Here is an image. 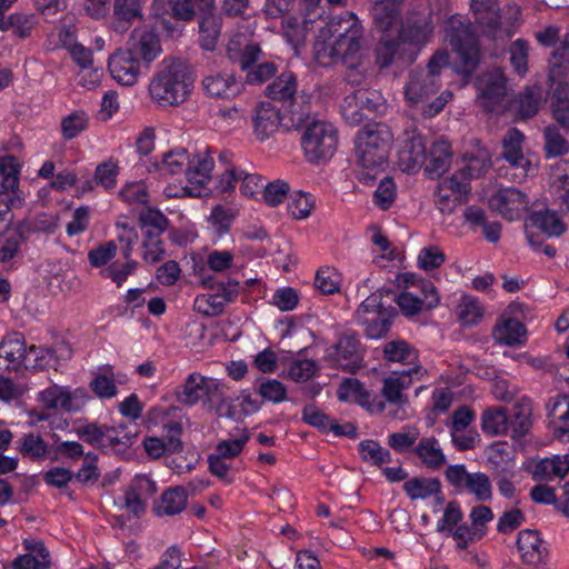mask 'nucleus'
Returning <instances> with one entry per match:
<instances>
[{
    "label": "nucleus",
    "mask_w": 569,
    "mask_h": 569,
    "mask_svg": "<svg viewBox=\"0 0 569 569\" xmlns=\"http://www.w3.org/2000/svg\"><path fill=\"white\" fill-rule=\"evenodd\" d=\"M315 59L318 64L329 67L341 62L349 70L347 80L360 82L362 74L353 71L363 59V27L359 18L351 11L331 20L327 30H321L313 44Z\"/></svg>",
    "instance_id": "obj_1"
},
{
    "label": "nucleus",
    "mask_w": 569,
    "mask_h": 569,
    "mask_svg": "<svg viewBox=\"0 0 569 569\" xmlns=\"http://www.w3.org/2000/svg\"><path fill=\"white\" fill-rule=\"evenodd\" d=\"M161 52L158 36L153 31L134 30L127 48L118 49L108 60V69L111 77L122 86L137 83L142 68L149 64Z\"/></svg>",
    "instance_id": "obj_2"
},
{
    "label": "nucleus",
    "mask_w": 569,
    "mask_h": 569,
    "mask_svg": "<svg viewBox=\"0 0 569 569\" xmlns=\"http://www.w3.org/2000/svg\"><path fill=\"white\" fill-rule=\"evenodd\" d=\"M393 143V133L385 122L367 123L355 137V152L360 169L359 181L371 184L383 170Z\"/></svg>",
    "instance_id": "obj_3"
},
{
    "label": "nucleus",
    "mask_w": 569,
    "mask_h": 569,
    "mask_svg": "<svg viewBox=\"0 0 569 569\" xmlns=\"http://www.w3.org/2000/svg\"><path fill=\"white\" fill-rule=\"evenodd\" d=\"M192 81L187 67L180 61L161 64L149 84L151 99L161 107H176L184 102Z\"/></svg>",
    "instance_id": "obj_4"
},
{
    "label": "nucleus",
    "mask_w": 569,
    "mask_h": 569,
    "mask_svg": "<svg viewBox=\"0 0 569 569\" xmlns=\"http://www.w3.org/2000/svg\"><path fill=\"white\" fill-rule=\"evenodd\" d=\"M338 144V131L326 121L308 123L301 136V148L308 162L320 164L330 160Z\"/></svg>",
    "instance_id": "obj_5"
},
{
    "label": "nucleus",
    "mask_w": 569,
    "mask_h": 569,
    "mask_svg": "<svg viewBox=\"0 0 569 569\" xmlns=\"http://www.w3.org/2000/svg\"><path fill=\"white\" fill-rule=\"evenodd\" d=\"M228 57L244 72V82L260 86L278 73V64L268 60L258 44L250 43L241 49L228 46Z\"/></svg>",
    "instance_id": "obj_6"
},
{
    "label": "nucleus",
    "mask_w": 569,
    "mask_h": 569,
    "mask_svg": "<svg viewBox=\"0 0 569 569\" xmlns=\"http://www.w3.org/2000/svg\"><path fill=\"white\" fill-rule=\"evenodd\" d=\"M379 292L367 297L356 311L358 322L363 327L365 335L369 339H380L389 332L392 320L397 315L392 306H383Z\"/></svg>",
    "instance_id": "obj_7"
},
{
    "label": "nucleus",
    "mask_w": 569,
    "mask_h": 569,
    "mask_svg": "<svg viewBox=\"0 0 569 569\" xmlns=\"http://www.w3.org/2000/svg\"><path fill=\"white\" fill-rule=\"evenodd\" d=\"M448 63L446 52L435 53L427 66V71L411 72L410 80L405 88V94L412 104L425 102L440 89L439 74L441 68Z\"/></svg>",
    "instance_id": "obj_8"
},
{
    "label": "nucleus",
    "mask_w": 569,
    "mask_h": 569,
    "mask_svg": "<svg viewBox=\"0 0 569 569\" xmlns=\"http://www.w3.org/2000/svg\"><path fill=\"white\" fill-rule=\"evenodd\" d=\"M77 435L87 443L101 449L123 451L132 445L136 435L126 431L123 425L109 427L96 422L77 428Z\"/></svg>",
    "instance_id": "obj_9"
},
{
    "label": "nucleus",
    "mask_w": 569,
    "mask_h": 569,
    "mask_svg": "<svg viewBox=\"0 0 569 569\" xmlns=\"http://www.w3.org/2000/svg\"><path fill=\"white\" fill-rule=\"evenodd\" d=\"M415 287L418 291H402L396 298V302L406 317H413L422 310H430L439 305V296L435 284L430 280L416 279L410 274L406 282Z\"/></svg>",
    "instance_id": "obj_10"
},
{
    "label": "nucleus",
    "mask_w": 569,
    "mask_h": 569,
    "mask_svg": "<svg viewBox=\"0 0 569 569\" xmlns=\"http://www.w3.org/2000/svg\"><path fill=\"white\" fill-rule=\"evenodd\" d=\"M448 41L457 54L460 72L470 74L479 62V49L475 34L469 27L460 24L448 32Z\"/></svg>",
    "instance_id": "obj_11"
},
{
    "label": "nucleus",
    "mask_w": 569,
    "mask_h": 569,
    "mask_svg": "<svg viewBox=\"0 0 569 569\" xmlns=\"http://www.w3.org/2000/svg\"><path fill=\"white\" fill-rule=\"evenodd\" d=\"M162 437H146L143 448L147 455L152 459L162 456L172 455L182 450V423L169 419L162 425Z\"/></svg>",
    "instance_id": "obj_12"
},
{
    "label": "nucleus",
    "mask_w": 569,
    "mask_h": 569,
    "mask_svg": "<svg viewBox=\"0 0 569 569\" xmlns=\"http://www.w3.org/2000/svg\"><path fill=\"white\" fill-rule=\"evenodd\" d=\"M335 361L342 370L355 373L361 368L365 348L357 332L343 331L335 345Z\"/></svg>",
    "instance_id": "obj_13"
},
{
    "label": "nucleus",
    "mask_w": 569,
    "mask_h": 569,
    "mask_svg": "<svg viewBox=\"0 0 569 569\" xmlns=\"http://www.w3.org/2000/svg\"><path fill=\"white\" fill-rule=\"evenodd\" d=\"M427 162L425 138L416 129L407 130L398 152L399 168L408 173L417 172Z\"/></svg>",
    "instance_id": "obj_14"
},
{
    "label": "nucleus",
    "mask_w": 569,
    "mask_h": 569,
    "mask_svg": "<svg viewBox=\"0 0 569 569\" xmlns=\"http://www.w3.org/2000/svg\"><path fill=\"white\" fill-rule=\"evenodd\" d=\"M529 227L540 230L547 237H560L566 230L567 226L562 221L557 211L551 209L537 210L531 212L527 220V239L529 244L535 249L541 246V242L535 239V236L528 230Z\"/></svg>",
    "instance_id": "obj_15"
},
{
    "label": "nucleus",
    "mask_w": 569,
    "mask_h": 569,
    "mask_svg": "<svg viewBox=\"0 0 569 569\" xmlns=\"http://www.w3.org/2000/svg\"><path fill=\"white\" fill-rule=\"evenodd\" d=\"M490 206L509 221L517 220L529 207L528 196L517 188H502L491 196Z\"/></svg>",
    "instance_id": "obj_16"
},
{
    "label": "nucleus",
    "mask_w": 569,
    "mask_h": 569,
    "mask_svg": "<svg viewBox=\"0 0 569 569\" xmlns=\"http://www.w3.org/2000/svg\"><path fill=\"white\" fill-rule=\"evenodd\" d=\"M517 548L523 562L530 566L547 565L549 556L546 542L540 538L538 531L525 529L519 531Z\"/></svg>",
    "instance_id": "obj_17"
},
{
    "label": "nucleus",
    "mask_w": 569,
    "mask_h": 569,
    "mask_svg": "<svg viewBox=\"0 0 569 569\" xmlns=\"http://www.w3.org/2000/svg\"><path fill=\"white\" fill-rule=\"evenodd\" d=\"M476 87L479 98L488 108H492L503 100L507 92V79L500 69H493L479 76Z\"/></svg>",
    "instance_id": "obj_18"
},
{
    "label": "nucleus",
    "mask_w": 569,
    "mask_h": 569,
    "mask_svg": "<svg viewBox=\"0 0 569 569\" xmlns=\"http://www.w3.org/2000/svg\"><path fill=\"white\" fill-rule=\"evenodd\" d=\"M383 359L387 362H398L407 368L402 371H410L417 378L421 376L422 367L418 365V351L406 340L396 339L388 341L382 347Z\"/></svg>",
    "instance_id": "obj_19"
},
{
    "label": "nucleus",
    "mask_w": 569,
    "mask_h": 569,
    "mask_svg": "<svg viewBox=\"0 0 569 569\" xmlns=\"http://www.w3.org/2000/svg\"><path fill=\"white\" fill-rule=\"evenodd\" d=\"M545 407L556 437L569 441V397L566 395L550 397Z\"/></svg>",
    "instance_id": "obj_20"
},
{
    "label": "nucleus",
    "mask_w": 569,
    "mask_h": 569,
    "mask_svg": "<svg viewBox=\"0 0 569 569\" xmlns=\"http://www.w3.org/2000/svg\"><path fill=\"white\" fill-rule=\"evenodd\" d=\"M523 133L517 129H509L502 139V158L513 168L521 170L525 177L530 168V161L522 152Z\"/></svg>",
    "instance_id": "obj_21"
},
{
    "label": "nucleus",
    "mask_w": 569,
    "mask_h": 569,
    "mask_svg": "<svg viewBox=\"0 0 569 569\" xmlns=\"http://www.w3.org/2000/svg\"><path fill=\"white\" fill-rule=\"evenodd\" d=\"M204 92L212 98L230 99L240 93L242 84L234 76L227 72H218L203 78Z\"/></svg>",
    "instance_id": "obj_22"
},
{
    "label": "nucleus",
    "mask_w": 569,
    "mask_h": 569,
    "mask_svg": "<svg viewBox=\"0 0 569 569\" xmlns=\"http://www.w3.org/2000/svg\"><path fill=\"white\" fill-rule=\"evenodd\" d=\"M281 123L279 109L269 101L259 102L253 117L254 133L259 140L268 139Z\"/></svg>",
    "instance_id": "obj_23"
},
{
    "label": "nucleus",
    "mask_w": 569,
    "mask_h": 569,
    "mask_svg": "<svg viewBox=\"0 0 569 569\" xmlns=\"http://www.w3.org/2000/svg\"><path fill=\"white\" fill-rule=\"evenodd\" d=\"M432 30L433 26L427 17L409 18L401 26L398 38L401 43L423 46Z\"/></svg>",
    "instance_id": "obj_24"
},
{
    "label": "nucleus",
    "mask_w": 569,
    "mask_h": 569,
    "mask_svg": "<svg viewBox=\"0 0 569 569\" xmlns=\"http://www.w3.org/2000/svg\"><path fill=\"white\" fill-rule=\"evenodd\" d=\"M451 158V146L448 141L438 140L433 142L427 156L425 172L432 179L440 177L449 169Z\"/></svg>",
    "instance_id": "obj_25"
},
{
    "label": "nucleus",
    "mask_w": 569,
    "mask_h": 569,
    "mask_svg": "<svg viewBox=\"0 0 569 569\" xmlns=\"http://www.w3.org/2000/svg\"><path fill=\"white\" fill-rule=\"evenodd\" d=\"M188 502L187 490L177 486L164 490L159 500L153 505V511L157 516H174L182 512Z\"/></svg>",
    "instance_id": "obj_26"
},
{
    "label": "nucleus",
    "mask_w": 569,
    "mask_h": 569,
    "mask_svg": "<svg viewBox=\"0 0 569 569\" xmlns=\"http://www.w3.org/2000/svg\"><path fill=\"white\" fill-rule=\"evenodd\" d=\"M403 0H375L371 13L375 26L382 32L389 31L400 19Z\"/></svg>",
    "instance_id": "obj_27"
},
{
    "label": "nucleus",
    "mask_w": 569,
    "mask_h": 569,
    "mask_svg": "<svg viewBox=\"0 0 569 569\" xmlns=\"http://www.w3.org/2000/svg\"><path fill=\"white\" fill-rule=\"evenodd\" d=\"M412 452L426 468L431 470H438L447 462L438 439L432 436L419 439Z\"/></svg>",
    "instance_id": "obj_28"
},
{
    "label": "nucleus",
    "mask_w": 569,
    "mask_h": 569,
    "mask_svg": "<svg viewBox=\"0 0 569 569\" xmlns=\"http://www.w3.org/2000/svg\"><path fill=\"white\" fill-rule=\"evenodd\" d=\"M139 227L143 241L162 240L161 236L169 226L168 218L158 209L147 208L139 213Z\"/></svg>",
    "instance_id": "obj_29"
},
{
    "label": "nucleus",
    "mask_w": 569,
    "mask_h": 569,
    "mask_svg": "<svg viewBox=\"0 0 569 569\" xmlns=\"http://www.w3.org/2000/svg\"><path fill=\"white\" fill-rule=\"evenodd\" d=\"M41 401L48 409H63L66 411H76L78 406L73 403L77 398L84 399L87 392L84 389H77L73 393L61 388H49L40 393Z\"/></svg>",
    "instance_id": "obj_30"
},
{
    "label": "nucleus",
    "mask_w": 569,
    "mask_h": 569,
    "mask_svg": "<svg viewBox=\"0 0 569 569\" xmlns=\"http://www.w3.org/2000/svg\"><path fill=\"white\" fill-rule=\"evenodd\" d=\"M503 451L505 448L502 445L493 446L488 461L495 466V470L498 473L497 486L500 495L510 499L516 492V487L510 480L513 476L512 466L506 461V466L501 470L498 469L499 465L505 461Z\"/></svg>",
    "instance_id": "obj_31"
},
{
    "label": "nucleus",
    "mask_w": 569,
    "mask_h": 569,
    "mask_svg": "<svg viewBox=\"0 0 569 569\" xmlns=\"http://www.w3.org/2000/svg\"><path fill=\"white\" fill-rule=\"evenodd\" d=\"M27 358L26 343L22 337L16 336L0 345V371L17 370Z\"/></svg>",
    "instance_id": "obj_32"
},
{
    "label": "nucleus",
    "mask_w": 569,
    "mask_h": 569,
    "mask_svg": "<svg viewBox=\"0 0 569 569\" xmlns=\"http://www.w3.org/2000/svg\"><path fill=\"white\" fill-rule=\"evenodd\" d=\"M526 332L522 322L513 318H508L495 326L492 337L500 345L515 347L525 342Z\"/></svg>",
    "instance_id": "obj_33"
},
{
    "label": "nucleus",
    "mask_w": 569,
    "mask_h": 569,
    "mask_svg": "<svg viewBox=\"0 0 569 569\" xmlns=\"http://www.w3.org/2000/svg\"><path fill=\"white\" fill-rule=\"evenodd\" d=\"M199 24V44L206 51H213L221 33L222 20L214 12L201 14Z\"/></svg>",
    "instance_id": "obj_34"
},
{
    "label": "nucleus",
    "mask_w": 569,
    "mask_h": 569,
    "mask_svg": "<svg viewBox=\"0 0 569 569\" xmlns=\"http://www.w3.org/2000/svg\"><path fill=\"white\" fill-rule=\"evenodd\" d=\"M569 471V456H553L545 458L537 462L532 470L535 480H552L555 478H565Z\"/></svg>",
    "instance_id": "obj_35"
},
{
    "label": "nucleus",
    "mask_w": 569,
    "mask_h": 569,
    "mask_svg": "<svg viewBox=\"0 0 569 569\" xmlns=\"http://www.w3.org/2000/svg\"><path fill=\"white\" fill-rule=\"evenodd\" d=\"M297 87L296 74L291 71H283L267 86L264 93L272 100L291 102L297 92Z\"/></svg>",
    "instance_id": "obj_36"
},
{
    "label": "nucleus",
    "mask_w": 569,
    "mask_h": 569,
    "mask_svg": "<svg viewBox=\"0 0 569 569\" xmlns=\"http://www.w3.org/2000/svg\"><path fill=\"white\" fill-rule=\"evenodd\" d=\"M214 167L213 159L208 154H197L186 169V177L189 183L197 187H204L211 180V171Z\"/></svg>",
    "instance_id": "obj_37"
},
{
    "label": "nucleus",
    "mask_w": 569,
    "mask_h": 569,
    "mask_svg": "<svg viewBox=\"0 0 569 569\" xmlns=\"http://www.w3.org/2000/svg\"><path fill=\"white\" fill-rule=\"evenodd\" d=\"M203 383V376L198 372L190 373L184 382L177 388V400L189 407L197 405L204 398Z\"/></svg>",
    "instance_id": "obj_38"
},
{
    "label": "nucleus",
    "mask_w": 569,
    "mask_h": 569,
    "mask_svg": "<svg viewBox=\"0 0 569 569\" xmlns=\"http://www.w3.org/2000/svg\"><path fill=\"white\" fill-rule=\"evenodd\" d=\"M415 375L410 371H400L397 376H391L385 379L382 395L390 402L395 405H402L407 401L402 391L408 389L413 380Z\"/></svg>",
    "instance_id": "obj_39"
},
{
    "label": "nucleus",
    "mask_w": 569,
    "mask_h": 569,
    "mask_svg": "<svg viewBox=\"0 0 569 569\" xmlns=\"http://www.w3.org/2000/svg\"><path fill=\"white\" fill-rule=\"evenodd\" d=\"M481 429L486 435H508L509 417L502 407L489 408L481 416Z\"/></svg>",
    "instance_id": "obj_40"
},
{
    "label": "nucleus",
    "mask_w": 569,
    "mask_h": 569,
    "mask_svg": "<svg viewBox=\"0 0 569 569\" xmlns=\"http://www.w3.org/2000/svg\"><path fill=\"white\" fill-rule=\"evenodd\" d=\"M551 109L555 120L569 130V84L558 82L551 94Z\"/></svg>",
    "instance_id": "obj_41"
},
{
    "label": "nucleus",
    "mask_w": 569,
    "mask_h": 569,
    "mask_svg": "<svg viewBox=\"0 0 569 569\" xmlns=\"http://www.w3.org/2000/svg\"><path fill=\"white\" fill-rule=\"evenodd\" d=\"M440 483L438 478L413 477L403 483L402 489L411 500H426L439 492Z\"/></svg>",
    "instance_id": "obj_42"
},
{
    "label": "nucleus",
    "mask_w": 569,
    "mask_h": 569,
    "mask_svg": "<svg viewBox=\"0 0 569 569\" xmlns=\"http://www.w3.org/2000/svg\"><path fill=\"white\" fill-rule=\"evenodd\" d=\"M471 9L477 21L491 31H496L501 23L497 0H471Z\"/></svg>",
    "instance_id": "obj_43"
},
{
    "label": "nucleus",
    "mask_w": 569,
    "mask_h": 569,
    "mask_svg": "<svg viewBox=\"0 0 569 569\" xmlns=\"http://www.w3.org/2000/svg\"><path fill=\"white\" fill-rule=\"evenodd\" d=\"M338 398L341 401L353 400L361 407H370V392L356 378H346L339 386Z\"/></svg>",
    "instance_id": "obj_44"
},
{
    "label": "nucleus",
    "mask_w": 569,
    "mask_h": 569,
    "mask_svg": "<svg viewBox=\"0 0 569 569\" xmlns=\"http://www.w3.org/2000/svg\"><path fill=\"white\" fill-rule=\"evenodd\" d=\"M189 163V153L183 148H177L163 153L161 162L156 163L157 169L161 174H178L184 173Z\"/></svg>",
    "instance_id": "obj_45"
},
{
    "label": "nucleus",
    "mask_w": 569,
    "mask_h": 569,
    "mask_svg": "<svg viewBox=\"0 0 569 569\" xmlns=\"http://www.w3.org/2000/svg\"><path fill=\"white\" fill-rule=\"evenodd\" d=\"M531 406L529 400L523 399L521 403L517 405L515 412L509 417V433L512 438H521L527 435L532 426Z\"/></svg>",
    "instance_id": "obj_46"
},
{
    "label": "nucleus",
    "mask_w": 569,
    "mask_h": 569,
    "mask_svg": "<svg viewBox=\"0 0 569 569\" xmlns=\"http://www.w3.org/2000/svg\"><path fill=\"white\" fill-rule=\"evenodd\" d=\"M543 101V90L540 86L525 88L518 96V111L523 118L533 117Z\"/></svg>",
    "instance_id": "obj_47"
},
{
    "label": "nucleus",
    "mask_w": 569,
    "mask_h": 569,
    "mask_svg": "<svg viewBox=\"0 0 569 569\" xmlns=\"http://www.w3.org/2000/svg\"><path fill=\"white\" fill-rule=\"evenodd\" d=\"M358 451L363 461L376 467H380L383 463H390L392 460L390 451L372 439L360 441L358 445Z\"/></svg>",
    "instance_id": "obj_48"
},
{
    "label": "nucleus",
    "mask_w": 569,
    "mask_h": 569,
    "mask_svg": "<svg viewBox=\"0 0 569 569\" xmlns=\"http://www.w3.org/2000/svg\"><path fill=\"white\" fill-rule=\"evenodd\" d=\"M92 392L101 400L114 398L118 388L111 367H106L102 372L96 373L89 383Z\"/></svg>",
    "instance_id": "obj_49"
},
{
    "label": "nucleus",
    "mask_w": 569,
    "mask_h": 569,
    "mask_svg": "<svg viewBox=\"0 0 569 569\" xmlns=\"http://www.w3.org/2000/svg\"><path fill=\"white\" fill-rule=\"evenodd\" d=\"M463 492L472 495L476 501H489L492 498L491 481L483 472H472L465 483Z\"/></svg>",
    "instance_id": "obj_50"
},
{
    "label": "nucleus",
    "mask_w": 569,
    "mask_h": 569,
    "mask_svg": "<svg viewBox=\"0 0 569 569\" xmlns=\"http://www.w3.org/2000/svg\"><path fill=\"white\" fill-rule=\"evenodd\" d=\"M0 188L4 190L21 191L19 189L20 163L19 160L11 154L0 158Z\"/></svg>",
    "instance_id": "obj_51"
},
{
    "label": "nucleus",
    "mask_w": 569,
    "mask_h": 569,
    "mask_svg": "<svg viewBox=\"0 0 569 569\" xmlns=\"http://www.w3.org/2000/svg\"><path fill=\"white\" fill-rule=\"evenodd\" d=\"M18 449L23 457L36 461L47 456L48 445L40 435L27 433L19 440Z\"/></svg>",
    "instance_id": "obj_52"
},
{
    "label": "nucleus",
    "mask_w": 569,
    "mask_h": 569,
    "mask_svg": "<svg viewBox=\"0 0 569 569\" xmlns=\"http://www.w3.org/2000/svg\"><path fill=\"white\" fill-rule=\"evenodd\" d=\"M419 431L417 428L406 426L399 432H393L388 436V446L398 453H405L412 450L416 441L419 439Z\"/></svg>",
    "instance_id": "obj_53"
},
{
    "label": "nucleus",
    "mask_w": 569,
    "mask_h": 569,
    "mask_svg": "<svg viewBox=\"0 0 569 569\" xmlns=\"http://www.w3.org/2000/svg\"><path fill=\"white\" fill-rule=\"evenodd\" d=\"M256 391L262 401L280 403L287 400V388L277 379H264L257 382Z\"/></svg>",
    "instance_id": "obj_54"
},
{
    "label": "nucleus",
    "mask_w": 569,
    "mask_h": 569,
    "mask_svg": "<svg viewBox=\"0 0 569 569\" xmlns=\"http://www.w3.org/2000/svg\"><path fill=\"white\" fill-rule=\"evenodd\" d=\"M465 162L462 171L471 179L479 178L490 167V157L486 149H478L476 152L466 153Z\"/></svg>",
    "instance_id": "obj_55"
},
{
    "label": "nucleus",
    "mask_w": 569,
    "mask_h": 569,
    "mask_svg": "<svg viewBox=\"0 0 569 569\" xmlns=\"http://www.w3.org/2000/svg\"><path fill=\"white\" fill-rule=\"evenodd\" d=\"M463 520V512L460 503L456 500L449 501L445 509L442 517L437 521V531L449 536L455 527Z\"/></svg>",
    "instance_id": "obj_56"
},
{
    "label": "nucleus",
    "mask_w": 569,
    "mask_h": 569,
    "mask_svg": "<svg viewBox=\"0 0 569 569\" xmlns=\"http://www.w3.org/2000/svg\"><path fill=\"white\" fill-rule=\"evenodd\" d=\"M23 201L21 191L0 188V223L10 224L13 219L11 210L22 207Z\"/></svg>",
    "instance_id": "obj_57"
},
{
    "label": "nucleus",
    "mask_w": 569,
    "mask_h": 569,
    "mask_svg": "<svg viewBox=\"0 0 569 569\" xmlns=\"http://www.w3.org/2000/svg\"><path fill=\"white\" fill-rule=\"evenodd\" d=\"M483 311L480 303L469 297L463 296L457 307V316L463 326H475L482 318Z\"/></svg>",
    "instance_id": "obj_58"
},
{
    "label": "nucleus",
    "mask_w": 569,
    "mask_h": 569,
    "mask_svg": "<svg viewBox=\"0 0 569 569\" xmlns=\"http://www.w3.org/2000/svg\"><path fill=\"white\" fill-rule=\"evenodd\" d=\"M118 164L111 159L99 163L94 170L93 181L106 190H112L117 186Z\"/></svg>",
    "instance_id": "obj_59"
},
{
    "label": "nucleus",
    "mask_w": 569,
    "mask_h": 569,
    "mask_svg": "<svg viewBox=\"0 0 569 569\" xmlns=\"http://www.w3.org/2000/svg\"><path fill=\"white\" fill-rule=\"evenodd\" d=\"M147 0H114L113 14L117 19L131 22L133 19L142 18V8Z\"/></svg>",
    "instance_id": "obj_60"
},
{
    "label": "nucleus",
    "mask_w": 569,
    "mask_h": 569,
    "mask_svg": "<svg viewBox=\"0 0 569 569\" xmlns=\"http://www.w3.org/2000/svg\"><path fill=\"white\" fill-rule=\"evenodd\" d=\"M352 93L358 103H360V107L368 113H378L385 108L386 100L377 90L361 88L353 90Z\"/></svg>",
    "instance_id": "obj_61"
},
{
    "label": "nucleus",
    "mask_w": 569,
    "mask_h": 569,
    "mask_svg": "<svg viewBox=\"0 0 569 569\" xmlns=\"http://www.w3.org/2000/svg\"><path fill=\"white\" fill-rule=\"evenodd\" d=\"M543 136L547 156L557 157L562 156L569 151V143L559 132L557 127L548 126L545 129Z\"/></svg>",
    "instance_id": "obj_62"
},
{
    "label": "nucleus",
    "mask_w": 569,
    "mask_h": 569,
    "mask_svg": "<svg viewBox=\"0 0 569 569\" xmlns=\"http://www.w3.org/2000/svg\"><path fill=\"white\" fill-rule=\"evenodd\" d=\"M341 114L345 121L351 126H358L367 118V112L360 107L352 92L345 96L341 103Z\"/></svg>",
    "instance_id": "obj_63"
},
{
    "label": "nucleus",
    "mask_w": 569,
    "mask_h": 569,
    "mask_svg": "<svg viewBox=\"0 0 569 569\" xmlns=\"http://www.w3.org/2000/svg\"><path fill=\"white\" fill-rule=\"evenodd\" d=\"M333 420L313 405H307L302 409V421L321 432H329Z\"/></svg>",
    "instance_id": "obj_64"
}]
</instances>
